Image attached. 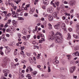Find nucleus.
Instances as JSON below:
<instances>
[{
  "mask_svg": "<svg viewBox=\"0 0 79 79\" xmlns=\"http://www.w3.org/2000/svg\"><path fill=\"white\" fill-rule=\"evenodd\" d=\"M42 8H43V9L45 10V9H46V7L45 6H42Z\"/></svg>",
  "mask_w": 79,
  "mask_h": 79,
  "instance_id": "obj_58",
  "label": "nucleus"
},
{
  "mask_svg": "<svg viewBox=\"0 0 79 79\" xmlns=\"http://www.w3.org/2000/svg\"><path fill=\"white\" fill-rule=\"evenodd\" d=\"M2 39H3V41H4V42H5L7 40L4 37H3Z\"/></svg>",
  "mask_w": 79,
  "mask_h": 79,
  "instance_id": "obj_33",
  "label": "nucleus"
},
{
  "mask_svg": "<svg viewBox=\"0 0 79 79\" xmlns=\"http://www.w3.org/2000/svg\"><path fill=\"white\" fill-rule=\"evenodd\" d=\"M62 29H65V23H63L62 24Z\"/></svg>",
  "mask_w": 79,
  "mask_h": 79,
  "instance_id": "obj_20",
  "label": "nucleus"
},
{
  "mask_svg": "<svg viewBox=\"0 0 79 79\" xmlns=\"http://www.w3.org/2000/svg\"><path fill=\"white\" fill-rule=\"evenodd\" d=\"M55 38L54 35H51L49 36V39L50 41H53Z\"/></svg>",
  "mask_w": 79,
  "mask_h": 79,
  "instance_id": "obj_3",
  "label": "nucleus"
},
{
  "mask_svg": "<svg viewBox=\"0 0 79 79\" xmlns=\"http://www.w3.org/2000/svg\"><path fill=\"white\" fill-rule=\"evenodd\" d=\"M18 38H20L21 37V35L20 33H18Z\"/></svg>",
  "mask_w": 79,
  "mask_h": 79,
  "instance_id": "obj_39",
  "label": "nucleus"
},
{
  "mask_svg": "<svg viewBox=\"0 0 79 79\" xmlns=\"http://www.w3.org/2000/svg\"><path fill=\"white\" fill-rule=\"evenodd\" d=\"M12 22L13 23V25L15 27H16V24H17V21H15V20H14L12 21Z\"/></svg>",
  "mask_w": 79,
  "mask_h": 79,
  "instance_id": "obj_10",
  "label": "nucleus"
},
{
  "mask_svg": "<svg viewBox=\"0 0 79 79\" xmlns=\"http://www.w3.org/2000/svg\"><path fill=\"white\" fill-rule=\"evenodd\" d=\"M68 36L67 38V40H69V39H71V35H70V34H69V33H68Z\"/></svg>",
  "mask_w": 79,
  "mask_h": 79,
  "instance_id": "obj_18",
  "label": "nucleus"
},
{
  "mask_svg": "<svg viewBox=\"0 0 79 79\" xmlns=\"http://www.w3.org/2000/svg\"><path fill=\"white\" fill-rule=\"evenodd\" d=\"M55 41L56 43L60 44V43H61V38L59 36H57L55 38Z\"/></svg>",
  "mask_w": 79,
  "mask_h": 79,
  "instance_id": "obj_1",
  "label": "nucleus"
},
{
  "mask_svg": "<svg viewBox=\"0 0 79 79\" xmlns=\"http://www.w3.org/2000/svg\"><path fill=\"white\" fill-rule=\"evenodd\" d=\"M6 36L7 37H10V35L8 34H6Z\"/></svg>",
  "mask_w": 79,
  "mask_h": 79,
  "instance_id": "obj_60",
  "label": "nucleus"
},
{
  "mask_svg": "<svg viewBox=\"0 0 79 79\" xmlns=\"http://www.w3.org/2000/svg\"><path fill=\"white\" fill-rule=\"evenodd\" d=\"M26 55H27V56H30V54H29V53H27V52L26 53Z\"/></svg>",
  "mask_w": 79,
  "mask_h": 79,
  "instance_id": "obj_56",
  "label": "nucleus"
},
{
  "mask_svg": "<svg viewBox=\"0 0 79 79\" xmlns=\"http://www.w3.org/2000/svg\"><path fill=\"white\" fill-rule=\"evenodd\" d=\"M69 4L71 6L74 5L76 4V1H69Z\"/></svg>",
  "mask_w": 79,
  "mask_h": 79,
  "instance_id": "obj_4",
  "label": "nucleus"
},
{
  "mask_svg": "<svg viewBox=\"0 0 79 79\" xmlns=\"http://www.w3.org/2000/svg\"><path fill=\"white\" fill-rule=\"evenodd\" d=\"M55 28L56 29H60V27L59 24L55 25L54 26Z\"/></svg>",
  "mask_w": 79,
  "mask_h": 79,
  "instance_id": "obj_15",
  "label": "nucleus"
},
{
  "mask_svg": "<svg viewBox=\"0 0 79 79\" xmlns=\"http://www.w3.org/2000/svg\"><path fill=\"white\" fill-rule=\"evenodd\" d=\"M79 53V52H74L73 54V55L74 56H78V53Z\"/></svg>",
  "mask_w": 79,
  "mask_h": 79,
  "instance_id": "obj_17",
  "label": "nucleus"
},
{
  "mask_svg": "<svg viewBox=\"0 0 79 79\" xmlns=\"http://www.w3.org/2000/svg\"><path fill=\"white\" fill-rule=\"evenodd\" d=\"M59 63V61L58 60H56L54 62V64H57V63Z\"/></svg>",
  "mask_w": 79,
  "mask_h": 79,
  "instance_id": "obj_31",
  "label": "nucleus"
},
{
  "mask_svg": "<svg viewBox=\"0 0 79 79\" xmlns=\"http://www.w3.org/2000/svg\"><path fill=\"white\" fill-rule=\"evenodd\" d=\"M48 19L49 21H53V17L51 15H49L48 16Z\"/></svg>",
  "mask_w": 79,
  "mask_h": 79,
  "instance_id": "obj_12",
  "label": "nucleus"
},
{
  "mask_svg": "<svg viewBox=\"0 0 79 79\" xmlns=\"http://www.w3.org/2000/svg\"><path fill=\"white\" fill-rule=\"evenodd\" d=\"M11 15V14H10V13H9V14H7V16H8L9 17H10V16Z\"/></svg>",
  "mask_w": 79,
  "mask_h": 79,
  "instance_id": "obj_49",
  "label": "nucleus"
},
{
  "mask_svg": "<svg viewBox=\"0 0 79 79\" xmlns=\"http://www.w3.org/2000/svg\"><path fill=\"white\" fill-rule=\"evenodd\" d=\"M37 73V72L34 71V72H31V74L33 77H35V75Z\"/></svg>",
  "mask_w": 79,
  "mask_h": 79,
  "instance_id": "obj_11",
  "label": "nucleus"
},
{
  "mask_svg": "<svg viewBox=\"0 0 79 79\" xmlns=\"http://www.w3.org/2000/svg\"><path fill=\"white\" fill-rule=\"evenodd\" d=\"M10 31V30L8 29L6 30V31L7 32H9V31Z\"/></svg>",
  "mask_w": 79,
  "mask_h": 79,
  "instance_id": "obj_61",
  "label": "nucleus"
},
{
  "mask_svg": "<svg viewBox=\"0 0 79 79\" xmlns=\"http://www.w3.org/2000/svg\"><path fill=\"white\" fill-rule=\"evenodd\" d=\"M67 56L68 57V60H70L71 58V56L70 55H67Z\"/></svg>",
  "mask_w": 79,
  "mask_h": 79,
  "instance_id": "obj_26",
  "label": "nucleus"
},
{
  "mask_svg": "<svg viewBox=\"0 0 79 79\" xmlns=\"http://www.w3.org/2000/svg\"><path fill=\"white\" fill-rule=\"evenodd\" d=\"M3 13H4L5 15L7 14V12L6 11H4L3 12Z\"/></svg>",
  "mask_w": 79,
  "mask_h": 79,
  "instance_id": "obj_54",
  "label": "nucleus"
},
{
  "mask_svg": "<svg viewBox=\"0 0 79 79\" xmlns=\"http://www.w3.org/2000/svg\"><path fill=\"white\" fill-rule=\"evenodd\" d=\"M76 66L72 67L70 68L69 69V71L70 73H73L76 70Z\"/></svg>",
  "mask_w": 79,
  "mask_h": 79,
  "instance_id": "obj_2",
  "label": "nucleus"
},
{
  "mask_svg": "<svg viewBox=\"0 0 79 79\" xmlns=\"http://www.w3.org/2000/svg\"><path fill=\"white\" fill-rule=\"evenodd\" d=\"M17 9V6H14V10H16V9Z\"/></svg>",
  "mask_w": 79,
  "mask_h": 79,
  "instance_id": "obj_46",
  "label": "nucleus"
},
{
  "mask_svg": "<svg viewBox=\"0 0 79 79\" xmlns=\"http://www.w3.org/2000/svg\"><path fill=\"white\" fill-rule=\"evenodd\" d=\"M8 58L7 57H5L4 59V60L5 61V62H6V61H7V60H8Z\"/></svg>",
  "mask_w": 79,
  "mask_h": 79,
  "instance_id": "obj_41",
  "label": "nucleus"
},
{
  "mask_svg": "<svg viewBox=\"0 0 79 79\" xmlns=\"http://www.w3.org/2000/svg\"><path fill=\"white\" fill-rule=\"evenodd\" d=\"M56 10L57 11H60V7L59 6H57L56 7Z\"/></svg>",
  "mask_w": 79,
  "mask_h": 79,
  "instance_id": "obj_28",
  "label": "nucleus"
},
{
  "mask_svg": "<svg viewBox=\"0 0 79 79\" xmlns=\"http://www.w3.org/2000/svg\"><path fill=\"white\" fill-rule=\"evenodd\" d=\"M28 14V13H25L24 15L25 16H27Z\"/></svg>",
  "mask_w": 79,
  "mask_h": 79,
  "instance_id": "obj_43",
  "label": "nucleus"
},
{
  "mask_svg": "<svg viewBox=\"0 0 79 79\" xmlns=\"http://www.w3.org/2000/svg\"><path fill=\"white\" fill-rule=\"evenodd\" d=\"M29 70L30 71H33V69H32V68L31 67L30 68Z\"/></svg>",
  "mask_w": 79,
  "mask_h": 79,
  "instance_id": "obj_53",
  "label": "nucleus"
},
{
  "mask_svg": "<svg viewBox=\"0 0 79 79\" xmlns=\"http://www.w3.org/2000/svg\"><path fill=\"white\" fill-rule=\"evenodd\" d=\"M5 47L7 49L6 51L7 53H10V51H11V49H10V48L7 46H5Z\"/></svg>",
  "mask_w": 79,
  "mask_h": 79,
  "instance_id": "obj_8",
  "label": "nucleus"
},
{
  "mask_svg": "<svg viewBox=\"0 0 79 79\" xmlns=\"http://www.w3.org/2000/svg\"><path fill=\"white\" fill-rule=\"evenodd\" d=\"M20 2H21V0H17L15 1V2L17 4H18V3H19Z\"/></svg>",
  "mask_w": 79,
  "mask_h": 79,
  "instance_id": "obj_25",
  "label": "nucleus"
},
{
  "mask_svg": "<svg viewBox=\"0 0 79 79\" xmlns=\"http://www.w3.org/2000/svg\"><path fill=\"white\" fill-rule=\"evenodd\" d=\"M43 3L44 5H47L49 3V2L48 0H43Z\"/></svg>",
  "mask_w": 79,
  "mask_h": 79,
  "instance_id": "obj_7",
  "label": "nucleus"
},
{
  "mask_svg": "<svg viewBox=\"0 0 79 79\" xmlns=\"http://www.w3.org/2000/svg\"><path fill=\"white\" fill-rule=\"evenodd\" d=\"M52 15L54 18H56V17H57V13L56 12L53 13L52 14Z\"/></svg>",
  "mask_w": 79,
  "mask_h": 79,
  "instance_id": "obj_16",
  "label": "nucleus"
},
{
  "mask_svg": "<svg viewBox=\"0 0 79 79\" xmlns=\"http://www.w3.org/2000/svg\"><path fill=\"white\" fill-rule=\"evenodd\" d=\"M20 54L22 55H24V53L23 51H22L20 52Z\"/></svg>",
  "mask_w": 79,
  "mask_h": 79,
  "instance_id": "obj_40",
  "label": "nucleus"
},
{
  "mask_svg": "<svg viewBox=\"0 0 79 79\" xmlns=\"http://www.w3.org/2000/svg\"><path fill=\"white\" fill-rule=\"evenodd\" d=\"M4 26V25H3V24H1V27H3Z\"/></svg>",
  "mask_w": 79,
  "mask_h": 79,
  "instance_id": "obj_64",
  "label": "nucleus"
},
{
  "mask_svg": "<svg viewBox=\"0 0 79 79\" xmlns=\"http://www.w3.org/2000/svg\"><path fill=\"white\" fill-rule=\"evenodd\" d=\"M19 63H18L17 64H15L14 66H18V65H19Z\"/></svg>",
  "mask_w": 79,
  "mask_h": 79,
  "instance_id": "obj_52",
  "label": "nucleus"
},
{
  "mask_svg": "<svg viewBox=\"0 0 79 79\" xmlns=\"http://www.w3.org/2000/svg\"><path fill=\"white\" fill-rule=\"evenodd\" d=\"M3 73H8H8H10V71L7 69L4 70L3 71Z\"/></svg>",
  "mask_w": 79,
  "mask_h": 79,
  "instance_id": "obj_14",
  "label": "nucleus"
},
{
  "mask_svg": "<svg viewBox=\"0 0 79 79\" xmlns=\"http://www.w3.org/2000/svg\"><path fill=\"white\" fill-rule=\"evenodd\" d=\"M19 19L20 20H24V19H23V17H19Z\"/></svg>",
  "mask_w": 79,
  "mask_h": 79,
  "instance_id": "obj_48",
  "label": "nucleus"
},
{
  "mask_svg": "<svg viewBox=\"0 0 79 79\" xmlns=\"http://www.w3.org/2000/svg\"><path fill=\"white\" fill-rule=\"evenodd\" d=\"M26 6L27 8H29L30 7V4H27Z\"/></svg>",
  "mask_w": 79,
  "mask_h": 79,
  "instance_id": "obj_38",
  "label": "nucleus"
},
{
  "mask_svg": "<svg viewBox=\"0 0 79 79\" xmlns=\"http://www.w3.org/2000/svg\"><path fill=\"white\" fill-rule=\"evenodd\" d=\"M76 32L79 35V28H78L76 30Z\"/></svg>",
  "mask_w": 79,
  "mask_h": 79,
  "instance_id": "obj_37",
  "label": "nucleus"
},
{
  "mask_svg": "<svg viewBox=\"0 0 79 79\" xmlns=\"http://www.w3.org/2000/svg\"><path fill=\"white\" fill-rule=\"evenodd\" d=\"M41 76H42V77H43L44 78H46V77H46V76L45 75H44V74H42L41 75Z\"/></svg>",
  "mask_w": 79,
  "mask_h": 79,
  "instance_id": "obj_34",
  "label": "nucleus"
},
{
  "mask_svg": "<svg viewBox=\"0 0 79 79\" xmlns=\"http://www.w3.org/2000/svg\"><path fill=\"white\" fill-rule=\"evenodd\" d=\"M35 11V7H33L30 11V14H32Z\"/></svg>",
  "mask_w": 79,
  "mask_h": 79,
  "instance_id": "obj_13",
  "label": "nucleus"
},
{
  "mask_svg": "<svg viewBox=\"0 0 79 79\" xmlns=\"http://www.w3.org/2000/svg\"><path fill=\"white\" fill-rule=\"evenodd\" d=\"M37 66L38 68H40V67H41V65H38Z\"/></svg>",
  "mask_w": 79,
  "mask_h": 79,
  "instance_id": "obj_51",
  "label": "nucleus"
},
{
  "mask_svg": "<svg viewBox=\"0 0 79 79\" xmlns=\"http://www.w3.org/2000/svg\"><path fill=\"white\" fill-rule=\"evenodd\" d=\"M38 55L37 56V57H38L37 59H40V56L41 55V53L38 54Z\"/></svg>",
  "mask_w": 79,
  "mask_h": 79,
  "instance_id": "obj_29",
  "label": "nucleus"
},
{
  "mask_svg": "<svg viewBox=\"0 0 79 79\" xmlns=\"http://www.w3.org/2000/svg\"><path fill=\"white\" fill-rule=\"evenodd\" d=\"M29 60L30 63L31 64H32V63H33V62L34 61L32 59V58H31L30 60L29 59Z\"/></svg>",
  "mask_w": 79,
  "mask_h": 79,
  "instance_id": "obj_21",
  "label": "nucleus"
},
{
  "mask_svg": "<svg viewBox=\"0 0 79 79\" xmlns=\"http://www.w3.org/2000/svg\"><path fill=\"white\" fill-rule=\"evenodd\" d=\"M31 37V35H28L27 36V38L28 39V40L29 39V38Z\"/></svg>",
  "mask_w": 79,
  "mask_h": 79,
  "instance_id": "obj_45",
  "label": "nucleus"
},
{
  "mask_svg": "<svg viewBox=\"0 0 79 79\" xmlns=\"http://www.w3.org/2000/svg\"><path fill=\"white\" fill-rule=\"evenodd\" d=\"M53 9L52 7H49L47 9V11L48 13H52L53 12Z\"/></svg>",
  "mask_w": 79,
  "mask_h": 79,
  "instance_id": "obj_6",
  "label": "nucleus"
},
{
  "mask_svg": "<svg viewBox=\"0 0 79 79\" xmlns=\"http://www.w3.org/2000/svg\"><path fill=\"white\" fill-rule=\"evenodd\" d=\"M63 2L64 4H68V2H67V1H64Z\"/></svg>",
  "mask_w": 79,
  "mask_h": 79,
  "instance_id": "obj_62",
  "label": "nucleus"
},
{
  "mask_svg": "<svg viewBox=\"0 0 79 79\" xmlns=\"http://www.w3.org/2000/svg\"><path fill=\"white\" fill-rule=\"evenodd\" d=\"M69 31L70 32H71V31H73V29H72L71 28H70L69 29Z\"/></svg>",
  "mask_w": 79,
  "mask_h": 79,
  "instance_id": "obj_47",
  "label": "nucleus"
},
{
  "mask_svg": "<svg viewBox=\"0 0 79 79\" xmlns=\"http://www.w3.org/2000/svg\"><path fill=\"white\" fill-rule=\"evenodd\" d=\"M73 37H74V38L75 39H77L79 38V36H77V35H73Z\"/></svg>",
  "mask_w": 79,
  "mask_h": 79,
  "instance_id": "obj_36",
  "label": "nucleus"
},
{
  "mask_svg": "<svg viewBox=\"0 0 79 79\" xmlns=\"http://www.w3.org/2000/svg\"><path fill=\"white\" fill-rule=\"evenodd\" d=\"M77 29H79V23L77 24Z\"/></svg>",
  "mask_w": 79,
  "mask_h": 79,
  "instance_id": "obj_50",
  "label": "nucleus"
},
{
  "mask_svg": "<svg viewBox=\"0 0 79 79\" xmlns=\"http://www.w3.org/2000/svg\"><path fill=\"white\" fill-rule=\"evenodd\" d=\"M38 1L39 0H36L35 1V2L34 3V5H36V4H37V2H38Z\"/></svg>",
  "mask_w": 79,
  "mask_h": 79,
  "instance_id": "obj_35",
  "label": "nucleus"
},
{
  "mask_svg": "<svg viewBox=\"0 0 79 79\" xmlns=\"http://www.w3.org/2000/svg\"><path fill=\"white\" fill-rule=\"evenodd\" d=\"M2 66L3 67H5L6 65V62H4L2 64Z\"/></svg>",
  "mask_w": 79,
  "mask_h": 79,
  "instance_id": "obj_24",
  "label": "nucleus"
},
{
  "mask_svg": "<svg viewBox=\"0 0 79 79\" xmlns=\"http://www.w3.org/2000/svg\"><path fill=\"white\" fill-rule=\"evenodd\" d=\"M32 44H36V41H33L32 42Z\"/></svg>",
  "mask_w": 79,
  "mask_h": 79,
  "instance_id": "obj_44",
  "label": "nucleus"
},
{
  "mask_svg": "<svg viewBox=\"0 0 79 79\" xmlns=\"http://www.w3.org/2000/svg\"><path fill=\"white\" fill-rule=\"evenodd\" d=\"M58 35H60V37H61V38H63V36H62V35L61 34L60 32L59 31H57L56 32V34L55 35L56 36H57Z\"/></svg>",
  "mask_w": 79,
  "mask_h": 79,
  "instance_id": "obj_9",
  "label": "nucleus"
},
{
  "mask_svg": "<svg viewBox=\"0 0 79 79\" xmlns=\"http://www.w3.org/2000/svg\"><path fill=\"white\" fill-rule=\"evenodd\" d=\"M27 77H28L29 79H32V77L30 76V75L29 74H28L26 76Z\"/></svg>",
  "mask_w": 79,
  "mask_h": 79,
  "instance_id": "obj_19",
  "label": "nucleus"
},
{
  "mask_svg": "<svg viewBox=\"0 0 79 79\" xmlns=\"http://www.w3.org/2000/svg\"><path fill=\"white\" fill-rule=\"evenodd\" d=\"M56 5L57 6H58L60 5V2H55Z\"/></svg>",
  "mask_w": 79,
  "mask_h": 79,
  "instance_id": "obj_22",
  "label": "nucleus"
},
{
  "mask_svg": "<svg viewBox=\"0 0 79 79\" xmlns=\"http://www.w3.org/2000/svg\"><path fill=\"white\" fill-rule=\"evenodd\" d=\"M64 70V68H60V71L61 72H62Z\"/></svg>",
  "mask_w": 79,
  "mask_h": 79,
  "instance_id": "obj_32",
  "label": "nucleus"
},
{
  "mask_svg": "<svg viewBox=\"0 0 79 79\" xmlns=\"http://www.w3.org/2000/svg\"><path fill=\"white\" fill-rule=\"evenodd\" d=\"M12 16L14 18H16L17 17L18 15L16 14V12L15 11H12Z\"/></svg>",
  "mask_w": 79,
  "mask_h": 79,
  "instance_id": "obj_5",
  "label": "nucleus"
},
{
  "mask_svg": "<svg viewBox=\"0 0 79 79\" xmlns=\"http://www.w3.org/2000/svg\"><path fill=\"white\" fill-rule=\"evenodd\" d=\"M48 73H50L51 72V69H50V66H48Z\"/></svg>",
  "mask_w": 79,
  "mask_h": 79,
  "instance_id": "obj_23",
  "label": "nucleus"
},
{
  "mask_svg": "<svg viewBox=\"0 0 79 79\" xmlns=\"http://www.w3.org/2000/svg\"><path fill=\"white\" fill-rule=\"evenodd\" d=\"M11 65L12 67H14V65H15V64H14V63L12 62L11 63Z\"/></svg>",
  "mask_w": 79,
  "mask_h": 79,
  "instance_id": "obj_42",
  "label": "nucleus"
},
{
  "mask_svg": "<svg viewBox=\"0 0 79 79\" xmlns=\"http://www.w3.org/2000/svg\"><path fill=\"white\" fill-rule=\"evenodd\" d=\"M0 54L1 55H4L3 52H1Z\"/></svg>",
  "mask_w": 79,
  "mask_h": 79,
  "instance_id": "obj_63",
  "label": "nucleus"
},
{
  "mask_svg": "<svg viewBox=\"0 0 79 79\" xmlns=\"http://www.w3.org/2000/svg\"><path fill=\"white\" fill-rule=\"evenodd\" d=\"M10 22H11V20H8L7 21V23L8 24H9L10 23Z\"/></svg>",
  "mask_w": 79,
  "mask_h": 79,
  "instance_id": "obj_55",
  "label": "nucleus"
},
{
  "mask_svg": "<svg viewBox=\"0 0 79 79\" xmlns=\"http://www.w3.org/2000/svg\"><path fill=\"white\" fill-rule=\"evenodd\" d=\"M23 39L24 40L26 41L27 40H28V39L27 38V37H26L23 36Z\"/></svg>",
  "mask_w": 79,
  "mask_h": 79,
  "instance_id": "obj_30",
  "label": "nucleus"
},
{
  "mask_svg": "<svg viewBox=\"0 0 79 79\" xmlns=\"http://www.w3.org/2000/svg\"><path fill=\"white\" fill-rule=\"evenodd\" d=\"M3 31V33H5V28H3L2 29Z\"/></svg>",
  "mask_w": 79,
  "mask_h": 79,
  "instance_id": "obj_57",
  "label": "nucleus"
},
{
  "mask_svg": "<svg viewBox=\"0 0 79 79\" xmlns=\"http://www.w3.org/2000/svg\"><path fill=\"white\" fill-rule=\"evenodd\" d=\"M24 10H27V7L26 6L24 8Z\"/></svg>",
  "mask_w": 79,
  "mask_h": 79,
  "instance_id": "obj_59",
  "label": "nucleus"
},
{
  "mask_svg": "<svg viewBox=\"0 0 79 79\" xmlns=\"http://www.w3.org/2000/svg\"><path fill=\"white\" fill-rule=\"evenodd\" d=\"M22 32H23V34H24V35H26V34H27L26 31H25L24 30Z\"/></svg>",
  "mask_w": 79,
  "mask_h": 79,
  "instance_id": "obj_27",
  "label": "nucleus"
}]
</instances>
